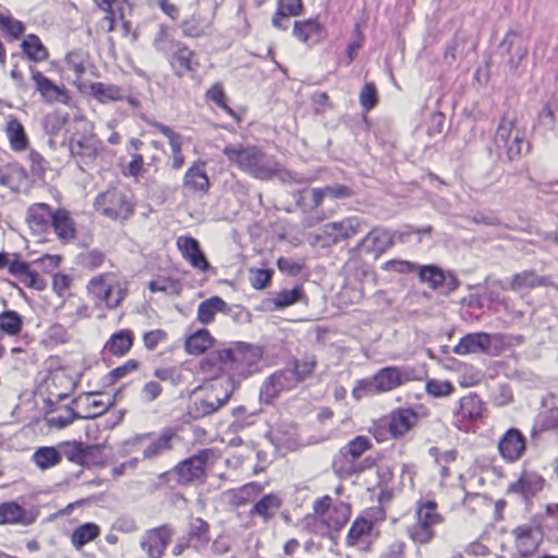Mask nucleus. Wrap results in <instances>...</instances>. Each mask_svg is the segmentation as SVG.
I'll list each match as a JSON object with an SVG mask.
<instances>
[{"mask_svg": "<svg viewBox=\"0 0 558 558\" xmlns=\"http://www.w3.org/2000/svg\"><path fill=\"white\" fill-rule=\"evenodd\" d=\"M372 447L367 437L356 436L349 441L333 457L332 470L340 477H348L359 474L372 466L368 459L360 461V458Z\"/></svg>", "mask_w": 558, "mask_h": 558, "instance_id": "6", "label": "nucleus"}, {"mask_svg": "<svg viewBox=\"0 0 558 558\" xmlns=\"http://www.w3.org/2000/svg\"><path fill=\"white\" fill-rule=\"evenodd\" d=\"M9 272L19 278H23L29 270L27 263L19 259L17 255H9L8 265Z\"/></svg>", "mask_w": 558, "mask_h": 558, "instance_id": "63", "label": "nucleus"}, {"mask_svg": "<svg viewBox=\"0 0 558 558\" xmlns=\"http://www.w3.org/2000/svg\"><path fill=\"white\" fill-rule=\"evenodd\" d=\"M301 298V289L294 288L291 290H282L274 299L276 307L282 308L290 306L298 302Z\"/></svg>", "mask_w": 558, "mask_h": 558, "instance_id": "58", "label": "nucleus"}, {"mask_svg": "<svg viewBox=\"0 0 558 558\" xmlns=\"http://www.w3.org/2000/svg\"><path fill=\"white\" fill-rule=\"evenodd\" d=\"M213 457L214 451L211 449H204L179 463L174 468L179 482L189 483L204 476L206 464Z\"/></svg>", "mask_w": 558, "mask_h": 558, "instance_id": "14", "label": "nucleus"}, {"mask_svg": "<svg viewBox=\"0 0 558 558\" xmlns=\"http://www.w3.org/2000/svg\"><path fill=\"white\" fill-rule=\"evenodd\" d=\"M374 531V523L365 517H359L352 523L347 535V545L356 546L369 541Z\"/></svg>", "mask_w": 558, "mask_h": 558, "instance_id": "32", "label": "nucleus"}, {"mask_svg": "<svg viewBox=\"0 0 558 558\" xmlns=\"http://www.w3.org/2000/svg\"><path fill=\"white\" fill-rule=\"evenodd\" d=\"M483 404L477 396L469 395L460 400V407L456 413L461 420H476L482 415Z\"/></svg>", "mask_w": 558, "mask_h": 558, "instance_id": "44", "label": "nucleus"}, {"mask_svg": "<svg viewBox=\"0 0 558 558\" xmlns=\"http://www.w3.org/2000/svg\"><path fill=\"white\" fill-rule=\"evenodd\" d=\"M350 517V507L343 502L337 505L332 509V514L328 519V524L335 530L341 529Z\"/></svg>", "mask_w": 558, "mask_h": 558, "instance_id": "57", "label": "nucleus"}, {"mask_svg": "<svg viewBox=\"0 0 558 558\" xmlns=\"http://www.w3.org/2000/svg\"><path fill=\"white\" fill-rule=\"evenodd\" d=\"M248 278L255 289H264L268 284L271 275L266 269H251Z\"/></svg>", "mask_w": 558, "mask_h": 558, "instance_id": "64", "label": "nucleus"}, {"mask_svg": "<svg viewBox=\"0 0 558 558\" xmlns=\"http://www.w3.org/2000/svg\"><path fill=\"white\" fill-rule=\"evenodd\" d=\"M263 351L259 347L245 342H235L228 348L210 352L201 361V371L208 377L216 378L221 374H228L234 380V376L246 378L258 369V363Z\"/></svg>", "mask_w": 558, "mask_h": 558, "instance_id": "2", "label": "nucleus"}, {"mask_svg": "<svg viewBox=\"0 0 558 558\" xmlns=\"http://www.w3.org/2000/svg\"><path fill=\"white\" fill-rule=\"evenodd\" d=\"M35 515L24 509L15 501L0 504V525L1 524H21L24 526L33 524Z\"/></svg>", "mask_w": 558, "mask_h": 558, "instance_id": "24", "label": "nucleus"}, {"mask_svg": "<svg viewBox=\"0 0 558 558\" xmlns=\"http://www.w3.org/2000/svg\"><path fill=\"white\" fill-rule=\"evenodd\" d=\"M360 102L362 107L369 110L376 106L377 92L373 83H366L360 94Z\"/></svg>", "mask_w": 558, "mask_h": 558, "instance_id": "60", "label": "nucleus"}, {"mask_svg": "<svg viewBox=\"0 0 558 558\" xmlns=\"http://www.w3.org/2000/svg\"><path fill=\"white\" fill-rule=\"evenodd\" d=\"M316 364L317 362L314 356H307L303 360L295 361L293 368L290 369L298 376V383H301L313 374Z\"/></svg>", "mask_w": 558, "mask_h": 558, "instance_id": "54", "label": "nucleus"}, {"mask_svg": "<svg viewBox=\"0 0 558 558\" xmlns=\"http://www.w3.org/2000/svg\"><path fill=\"white\" fill-rule=\"evenodd\" d=\"M544 487V478L536 474L525 472L510 486L511 492L519 493L525 498L536 495Z\"/></svg>", "mask_w": 558, "mask_h": 558, "instance_id": "33", "label": "nucleus"}, {"mask_svg": "<svg viewBox=\"0 0 558 558\" xmlns=\"http://www.w3.org/2000/svg\"><path fill=\"white\" fill-rule=\"evenodd\" d=\"M298 384V376L290 368L279 371L269 376L262 385L260 400L271 403L280 392L294 389Z\"/></svg>", "mask_w": 558, "mask_h": 558, "instance_id": "13", "label": "nucleus"}, {"mask_svg": "<svg viewBox=\"0 0 558 558\" xmlns=\"http://www.w3.org/2000/svg\"><path fill=\"white\" fill-rule=\"evenodd\" d=\"M427 416V411L418 405L416 408H402L392 411L387 421V428L392 438H398L411 430L421 418Z\"/></svg>", "mask_w": 558, "mask_h": 558, "instance_id": "12", "label": "nucleus"}, {"mask_svg": "<svg viewBox=\"0 0 558 558\" xmlns=\"http://www.w3.org/2000/svg\"><path fill=\"white\" fill-rule=\"evenodd\" d=\"M222 151L232 166L255 179L268 181L278 178L284 183L298 184L306 181L303 175L284 169L274 156L255 145L228 144Z\"/></svg>", "mask_w": 558, "mask_h": 558, "instance_id": "1", "label": "nucleus"}, {"mask_svg": "<svg viewBox=\"0 0 558 558\" xmlns=\"http://www.w3.org/2000/svg\"><path fill=\"white\" fill-rule=\"evenodd\" d=\"M73 403L77 407H80L81 403L85 404V411L81 413L84 420L97 417L109 409V403L95 399L93 395L76 399Z\"/></svg>", "mask_w": 558, "mask_h": 558, "instance_id": "46", "label": "nucleus"}, {"mask_svg": "<svg viewBox=\"0 0 558 558\" xmlns=\"http://www.w3.org/2000/svg\"><path fill=\"white\" fill-rule=\"evenodd\" d=\"M5 134L13 150L21 151L26 149L28 140L24 126L17 119L10 118L7 121Z\"/></svg>", "mask_w": 558, "mask_h": 558, "instance_id": "38", "label": "nucleus"}, {"mask_svg": "<svg viewBox=\"0 0 558 558\" xmlns=\"http://www.w3.org/2000/svg\"><path fill=\"white\" fill-rule=\"evenodd\" d=\"M360 220L356 217H349L341 221L329 222L323 226L319 240H326L328 244L337 243L355 235L360 229Z\"/></svg>", "mask_w": 558, "mask_h": 558, "instance_id": "16", "label": "nucleus"}, {"mask_svg": "<svg viewBox=\"0 0 558 558\" xmlns=\"http://www.w3.org/2000/svg\"><path fill=\"white\" fill-rule=\"evenodd\" d=\"M54 211L45 203L31 205L26 214V222L33 233L41 235L51 228Z\"/></svg>", "mask_w": 558, "mask_h": 558, "instance_id": "17", "label": "nucleus"}, {"mask_svg": "<svg viewBox=\"0 0 558 558\" xmlns=\"http://www.w3.org/2000/svg\"><path fill=\"white\" fill-rule=\"evenodd\" d=\"M205 390V396L195 398L190 408V413L194 417H204L220 409L235 390V383L231 377H221L207 386Z\"/></svg>", "mask_w": 558, "mask_h": 558, "instance_id": "7", "label": "nucleus"}, {"mask_svg": "<svg viewBox=\"0 0 558 558\" xmlns=\"http://www.w3.org/2000/svg\"><path fill=\"white\" fill-rule=\"evenodd\" d=\"M0 28L13 38H17L24 32L22 22L12 17L10 11L0 5Z\"/></svg>", "mask_w": 558, "mask_h": 558, "instance_id": "50", "label": "nucleus"}, {"mask_svg": "<svg viewBox=\"0 0 558 558\" xmlns=\"http://www.w3.org/2000/svg\"><path fill=\"white\" fill-rule=\"evenodd\" d=\"M73 156L94 158L98 151V143L93 134L74 135L70 142Z\"/></svg>", "mask_w": 558, "mask_h": 558, "instance_id": "37", "label": "nucleus"}, {"mask_svg": "<svg viewBox=\"0 0 558 558\" xmlns=\"http://www.w3.org/2000/svg\"><path fill=\"white\" fill-rule=\"evenodd\" d=\"M86 289L96 304H105L108 310L119 307L128 292L126 283L113 272L93 277Z\"/></svg>", "mask_w": 558, "mask_h": 558, "instance_id": "5", "label": "nucleus"}, {"mask_svg": "<svg viewBox=\"0 0 558 558\" xmlns=\"http://www.w3.org/2000/svg\"><path fill=\"white\" fill-rule=\"evenodd\" d=\"M169 62L178 76H184L190 72L195 71L198 63L194 60L195 53L190 50L184 44H180L168 56Z\"/></svg>", "mask_w": 558, "mask_h": 558, "instance_id": "26", "label": "nucleus"}, {"mask_svg": "<svg viewBox=\"0 0 558 558\" xmlns=\"http://www.w3.org/2000/svg\"><path fill=\"white\" fill-rule=\"evenodd\" d=\"M453 390L449 381L428 380L426 384V391L433 397L449 396Z\"/></svg>", "mask_w": 558, "mask_h": 558, "instance_id": "62", "label": "nucleus"}, {"mask_svg": "<svg viewBox=\"0 0 558 558\" xmlns=\"http://www.w3.org/2000/svg\"><path fill=\"white\" fill-rule=\"evenodd\" d=\"M59 317L69 325L87 319L92 316L89 306L78 296L71 295L58 307Z\"/></svg>", "mask_w": 558, "mask_h": 558, "instance_id": "20", "label": "nucleus"}, {"mask_svg": "<svg viewBox=\"0 0 558 558\" xmlns=\"http://www.w3.org/2000/svg\"><path fill=\"white\" fill-rule=\"evenodd\" d=\"M210 541L209 524L201 519L194 518L189 524L187 542L196 550L205 548Z\"/></svg>", "mask_w": 558, "mask_h": 558, "instance_id": "34", "label": "nucleus"}, {"mask_svg": "<svg viewBox=\"0 0 558 558\" xmlns=\"http://www.w3.org/2000/svg\"><path fill=\"white\" fill-rule=\"evenodd\" d=\"M501 457L510 462L520 459L525 450V438L517 428H510L498 444Z\"/></svg>", "mask_w": 558, "mask_h": 558, "instance_id": "19", "label": "nucleus"}, {"mask_svg": "<svg viewBox=\"0 0 558 558\" xmlns=\"http://www.w3.org/2000/svg\"><path fill=\"white\" fill-rule=\"evenodd\" d=\"M555 286L549 277L537 276L533 270H523L514 274L509 282V289L512 291H521L524 289H534L537 287Z\"/></svg>", "mask_w": 558, "mask_h": 558, "instance_id": "28", "label": "nucleus"}, {"mask_svg": "<svg viewBox=\"0 0 558 558\" xmlns=\"http://www.w3.org/2000/svg\"><path fill=\"white\" fill-rule=\"evenodd\" d=\"M23 52L33 61L40 62L48 58V51L36 35H28L22 43Z\"/></svg>", "mask_w": 558, "mask_h": 558, "instance_id": "45", "label": "nucleus"}, {"mask_svg": "<svg viewBox=\"0 0 558 558\" xmlns=\"http://www.w3.org/2000/svg\"><path fill=\"white\" fill-rule=\"evenodd\" d=\"M393 245V235L386 229L374 228L364 236L359 246L377 258Z\"/></svg>", "mask_w": 558, "mask_h": 558, "instance_id": "18", "label": "nucleus"}, {"mask_svg": "<svg viewBox=\"0 0 558 558\" xmlns=\"http://www.w3.org/2000/svg\"><path fill=\"white\" fill-rule=\"evenodd\" d=\"M492 344V336L487 332H472L462 337L457 345L453 347V353L458 355L485 353Z\"/></svg>", "mask_w": 558, "mask_h": 558, "instance_id": "21", "label": "nucleus"}, {"mask_svg": "<svg viewBox=\"0 0 558 558\" xmlns=\"http://www.w3.org/2000/svg\"><path fill=\"white\" fill-rule=\"evenodd\" d=\"M515 536V546L522 557L531 556L538 547L542 539L537 527L531 525H521L513 530Z\"/></svg>", "mask_w": 558, "mask_h": 558, "instance_id": "23", "label": "nucleus"}, {"mask_svg": "<svg viewBox=\"0 0 558 558\" xmlns=\"http://www.w3.org/2000/svg\"><path fill=\"white\" fill-rule=\"evenodd\" d=\"M27 175L23 168L11 166L0 169V185L19 192L26 183Z\"/></svg>", "mask_w": 558, "mask_h": 558, "instance_id": "40", "label": "nucleus"}, {"mask_svg": "<svg viewBox=\"0 0 558 558\" xmlns=\"http://www.w3.org/2000/svg\"><path fill=\"white\" fill-rule=\"evenodd\" d=\"M66 64L70 70L74 71L77 76L84 74L85 68V56L81 51L69 52L65 58Z\"/></svg>", "mask_w": 558, "mask_h": 558, "instance_id": "61", "label": "nucleus"}, {"mask_svg": "<svg viewBox=\"0 0 558 558\" xmlns=\"http://www.w3.org/2000/svg\"><path fill=\"white\" fill-rule=\"evenodd\" d=\"M302 8L301 0H279L277 11L272 17V25L278 29H287L290 16L299 15Z\"/></svg>", "mask_w": 558, "mask_h": 558, "instance_id": "31", "label": "nucleus"}, {"mask_svg": "<svg viewBox=\"0 0 558 558\" xmlns=\"http://www.w3.org/2000/svg\"><path fill=\"white\" fill-rule=\"evenodd\" d=\"M32 78L35 83L36 90L40 93L45 101L68 104L69 96L64 88L56 85L41 72L32 69Z\"/></svg>", "mask_w": 558, "mask_h": 558, "instance_id": "22", "label": "nucleus"}, {"mask_svg": "<svg viewBox=\"0 0 558 558\" xmlns=\"http://www.w3.org/2000/svg\"><path fill=\"white\" fill-rule=\"evenodd\" d=\"M99 527L95 523H85L74 530L71 536L72 544L80 549L99 535Z\"/></svg>", "mask_w": 558, "mask_h": 558, "instance_id": "48", "label": "nucleus"}, {"mask_svg": "<svg viewBox=\"0 0 558 558\" xmlns=\"http://www.w3.org/2000/svg\"><path fill=\"white\" fill-rule=\"evenodd\" d=\"M33 461L39 469L46 470L60 463L61 453L54 447H40L34 452Z\"/></svg>", "mask_w": 558, "mask_h": 558, "instance_id": "47", "label": "nucleus"}, {"mask_svg": "<svg viewBox=\"0 0 558 558\" xmlns=\"http://www.w3.org/2000/svg\"><path fill=\"white\" fill-rule=\"evenodd\" d=\"M495 146L499 154H505L509 160L521 157L527 148L526 133L514 114H505L496 130Z\"/></svg>", "mask_w": 558, "mask_h": 558, "instance_id": "4", "label": "nucleus"}, {"mask_svg": "<svg viewBox=\"0 0 558 558\" xmlns=\"http://www.w3.org/2000/svg\"><path fill=\"white\" fill-rule=\"evenodd\" d=\"M281 498L276 494L265 495L250 510V515L262 517L265 522L271 520L281 508Z\"/></svg>", "mask_w": 558, "mask_h": 558, "instance_id": "36", "label": "nucleus"}, {"mask_svg": "<svg viewBox=\"0 0 558 558\" xmlns=\"http://www.w3.org/2000/svg\"><path fill=\"white\" fill-rule=\"evenodd\" d=\"M51 228L62 242H70L76 236L75 222L65 209L54 211Z\"/></svg>", "mask_w": 558, "mask_h": 558, "instance_id": "30", "label": "nucleus"}, {"mask_svg": "<svg viewBox=\"0 0 558 558\" xmlns=\"http://www.w3.org/2000/svg\"><path fill=\"white\" fill-rule=\"evenodd\" d=\"M83 418L82 414L75 412L72 408H66L64 414L51 415L48 418V425L56 428H64L70 425L74 420Z\"/></svg>", "mask_w": 558, "mask_h": 558, "instance_id": "55", "label": "nucleus"}, {"mask_svg": "<svg viewBox=\"0 0 558 558\" xmlns=\"http://www.w3.org/2000/svg\"><path fill=\"white\" fill-rule=\"evenodd\" d=\"M413 379V371L408 366H387L373 377L357 381L352 390L355 400L365 396L388 392Z\"/></svg>", "mask_w": 558, "mask_h": 558, "instance_id": "3", "label": "nucleus"}, {"mask_svg": "<svg viewBox=\"0 0 558 558\" xmlns=\"http://www.w3.org/2000/svg\"><path fill=\"white\" fill-rule=\"evenodd\" d=\"M416 522L408 530L409 537L416 544L425 545L435 537L434 527L442 522L437 504L432 500L418 501L415 510Z\"/></svg>", "mask_w": 558, "mask_h": 558, "instance_id": "9", "label": "nucleus"}, {"mask_svg": "<svg viewBox=\"0 0 558 558\" xmlns=\"http://www.w3.org/2000/svg\"><path fill=\"white\" fill-rule=\"evenodd\" d=\"M226 311L227 303L218 296H211L198 305L197 319L207 325L214 320L217 313Z\"/></svg>", "mask_w": 558, "mask_h": 558, "instance_id": "41", "label": "nucleus"}, {"mask_svg": "<svg viewBox=\"0 0 558 558\" xmlns=\"http://www.w3.org/2000/svg\"><path fill=\"white\" fill-rule=\"evenodd\" d=\"M90 94L100 102L119 101L125 97L122 87L102 82L93 83L90 85Z\"/></svg>", "mask_w": 558, "mask_h": 558, "instance_id": "39", "label": "nucleus"}, {"mask_svg": "<svg viewBox=\"0 0 558 558\" xmlns=\"http://www.w3.org/2000/svg\"><path fill=\"white\" fill-rule=\"evenodd\" d=\"M184 187L205 194L210 187L209 178L204 169V162L194 163L187 169L183 178Z\"/></svg>", "mask_w": 558, "mask_h": 558, "instance_id": "29", "label": "nucleus"}, {"mask_svg": "<svg viewBox=\"0 0 558 558\" xmlns=\"http://www.w3.org/2000/svg\"><path fill=\"white\" fill-rule=\"evenodd\" d=\"M61 457L64 456L70 462L85 465L88 457L97 449L95 446L84 445L80 441L64 442L60 446Z\"/></svg>", "mask_w": 558, "mask_h": 558, "instance_id": "35", "label": "nucleus"}, {"mask_svg": "<svg viewBox=\"0 0 558 558\" xmlns=\"http://www.w3.org/2000/svg\"><path fill=\"white\" fill-rule=\"evenodd\" d=\"M177 245L183 257L189 260L194 268L203 271L209 268V264L204 253L201 251L198 242L194 238L179 236Z\"/></svg>", "mask_w": 558, "mask_h": 558, "instance_id": "25", "label": "nucleus"}, {"mask_svg": "<svg viewBox=\"0 0 558 558\" xmlns=\"http://www.w3.org/2000/svg\"><path fill=\"white\" fill-rule=\"evenodd\" d=\"M214 338L207 329H201L191 335L185 341V349L190 354L198 355L213 347Z\"/></svg>", "mask_w": 558, "mask_h": 558, "instance_id": "43", "label": "nucleus"}, {"mask_svg": "<svg viewBox=\"0 0 558 558\" xmlns=\"http://www.w3.org/2000/svg\"><path fill=\"white\" fill-rule=\"evenodd\" d=\"M28 161L31 163L32 173L35 177L43 178L48 168L47 160L37 151L31 150L28 153Z\"/></svg>", "mask_w": 558, "mask_h": 558, "instance_id": "59", "label": "nucleus"}, {"mask_svg": "<svg viewBox=\"0 0 558 558\" xmlns=\"http://www.w3.org/2000/svg\"><path fill=\"white\" fill-rule=\"evenodd\" d=\"M172 536L169 525L150 529L142 536L141 547L149 558H161Z\"/></svg>", "mask_w": 558, "mask_h": 558, "instance_id": "15", "label": "nucleus"}, {"mask_svg": "<svg viewBox=\"0 0 558 558\" xmlns=\"http://www.w3.org/2000/svg\"><path fill=\"white\" fill-rule=\"evenodd\" d=\"M175 433L166 429L160 434H137L126 440L125 446L133 449H142L143 460H154L172 450V441Z\"/></svg>", "mask_w": 558, "mask_h": 558, "instance_id": "10", "label": "nucleus"}, {"mask_svg": "<svg viewBox=\"0 0 558 558\" xmlns=\"http://www.w3.org/2000/svg\"><path fill=\"white\" fill-rule=\"evenodd\" d=\"M148 124L155 128L157 131H159L162 135H165L168 138L172 154L171 166L174 170L181 169L185 161L184 156L182 154V135L158 121H148Z\"/></svg>", "mask_w": 558, "mask_h": 558, "instance_id": "27", "label": "nucleus"}, {"mask_svg": "<svg viewBox=\"0 0 558 558\" xmlns=\"http://www.w3.org/2000/svg\"><path fill=\"white\" fill-rule=\"evenodd\" d=\"M151 292H165L168 295H179L181 293V283L172 278L161 277L151 280L148 283Z\"/></svg>", "mask_w": 558, "mask_h": 558, "instance_id": "52", "label": "nucleus"}, {"mask_svg": "<svg viewBox=\"0 0 558 558\" xmlns=\"http://www.w3.org/2000/svg\"><path fill=\"white\" fill-rule=\"evenodd\" d=\"M417 276L423 283L430 289L449 294L456 291L460 282L451 271H445L436 265L417 266Z\"/></svg>", "mask_w": 558, "mask_h": 558, "instance_id": "11", "label": "nucleus"}, {"mask_svg": "<svg viewBox=\"0 0 558 558\" xmlns=\"http://www.w3.org/2000/svg\"><path fill=\"white\" fill-rule=\"evenodd\" d=\"M22 317L14 311H4L0 314V332L16 336L22 330Z\"/></svg>", "mask_w": 558, "mask_h": 558, "instance_id": "49", "label": "nucleus"}, {"mask_svg": "<svg viewBox=\"0 0 558 558\" xmlns=\"http://www.w3.org/2000/svg\"><path fill=\"white\" fill-rule=\"evenodd\" d=\"M180 44V41H175L170 38L168 28L166 26H159V29L154 38V46L158 51L169 56Z\"/></svg>", "mask_w": 558, "mask_h": 558, "instance_id": "53", "label": "nucleus"}, {"mask_svg": "<svg viewBox=\"0 0 558 558\" xmlns=\"http://www.w3.org/2000/svg\"><path fill=\"white\" fill-rule=\"evenodd\" d=\"M207 98L215 102L218 107L223 109L228 114L233 118H238L235 112L227 105L226 102V94L221 84H214L206 94Z\"/></svg>", "mask_w": 558, "mask_h": 558, "instance_id": "56", "label": "nucleus"}, {"mask_svg": "<svg viewBox=\"0 0 558 558\" xmlns=\"http://www.w3.org/2000/svg\"><path fill=\"white\" fill-rule=\"evenodd\" d=\"M96 211L112 220H126L134 211L130 193L124 187H110L97 195Z\"/></svg>", "mask_w": 558, "mask_h": 558, "instance_id": "8", "label": "nucleus"}, {"mask_svg": "<svg viewBox=\"0 0 558 558\" xmlns=\"http://www.w3.org/2000/svg\"><path fill=\"white\" fill-rule=\"evenodd\" d=\"M319 32L320 26L315 20L296 21L294 23L293 35L303 43L319 35Z\"/></svg>", "mask_w": 558, "mask_h": 558, "instance_id": "51", "label": "nucleus"}, {"mask_svg": "<svg viewBox=\"0 0 558 558\" xmlns=\"http://www.w3.org/2000/svg\"><path fill=\"white\" fill-rule=\"evenodd\" d=\"M132 344V332L128 329H123L113 333L110 337V339L106 343V349L113 355L122 356L130 351Z\"/></svg>", "mask_w": 558, "mask_h": 558, "instance_id": "42", "label": "nucleus"}]
</instances>
